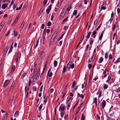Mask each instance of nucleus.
<instances>
[{
  "label": "nucleus",
  "instance_id": "obj_60",
  "mask_svg": "<svg viewBox=\"0 0 120 120\" xmlns=\"http://www.w3.org/2000/svg\"><path fill=\"white\" fill-rule=\"evenodd\" d=\"M114 112H113L112 113L110 114V116L111 117H112L114 116Z\"/></svg>",
  "mask_w": 120,
  "mask_h": 120
},
{
  "label": "nucleus",
  "instance_id": "obj_5",
  "mask_svg": "<svg viewBox=\"0 0 120 120\" xmlns=\"http://www.w3.org/2000/svg\"><path fill=\"white\" fill-rule=\"evenodd\" d=\"M57 32H55L54 33L53 35H52L51 38L53 39V41H54L55 40L57 36Z\"/></svg>",
  "mask_w": 120,
  "mask_h": 120
},
{
  "label": "nucleus",
  "instance_id": "obj_50",
  "mask_svg": "<svg viewBox=\"0 0 120 120\" xmlns=\"http://www.w3.org/2000/svg\"><path fill=\"white\" fill-rule=\"evenodd\" d=\"M50 10L49 9H47L46 10V11L47 14H49V13Z\"/></svg>",
  "mask_w": 120,
  "mask_h": 120
},
{
  "label": "nucleus",
  "instance_id": "obj_64",
  "mask_svg": "<svg viewBox=\"0 0 120 120\" xmlns=\"http://www.w3.org/2000/svg\"><path fill=\"white\" fill-rule=\"evenodd\" d=\"M52 6V5L51 4H50V6H49V8L48 9H49L50 10L51 9V7Z\"/></svg>",
  "mask_w": 120,
  "mask_h": 120
},
{
  "label": "nucleus",
  "instance_id": "obj_53",
  "mask_svg": "<svg viewBox=\"0 0 120 120\" xmlns=\"http://www.w3.org/2000/svg\"><path fill=\"white\" fill-rule=\"evenodd\" d=\"M37 88L36 86H34L33 87V90L34 91H36L37 90Z\"/></svg>",
  "mask_w": 120,
  "mask_h": 120
},
{
  "label": "nucleus",
  "instance_id": "obj_34",
  "mask_svg": "<svg viewBox=\"0 0 120 120\" xmlns=\"http://www.w3.org/2000/svg\"><path fill=\"white\" fill-rule=\"evenodd\" d=\"M108 53L107 52L105 55V58L106 59H107L108 58Z\"/></svg>",
  "mask_w": 120,
  "mask_h": 120
},
{
  "label": "nucleus",
  "instance_id": "obj_57",
  "mask_svg": "<svg viewBox=\"0 0 120 120\" xmlns=\"http://www.w3.org/2000/svg\"><path fill=\"white\" fill-rule=\"evenodd\" d=\"M68 28V26H65L64 28V30H66Z\"/></svg>",
  "mask_w": 120,
  "mask_h": 120
},
{
  "label": "nucleus",
  "instance_id": "obj_61",
  "mask_svg": "<svg viewBox=\"0 0 120 120\" xmlns=\"http://www.w3.org/2000/svg\"><path fill=\"white\" fill-rule=\"evenodd\" d=\"M31 80L30 79H29V83H28V85H29L28 86H30V84L31 83Z\"/></svg>",
  "mask_w": 120,
  "mask_h": 120
},
{
  "label": "nucleus",
  "instance_id": "obj_43",
  "mask_svg": "<svg viewBox=\"0 0 120 120\" xmlns=\"http://www.w3.org/2000/svg\"><path fill=\"white\" fill-rule=\"evenodd\" d=\"M26 75V74H25V73H24L22 75V76L21 77V78L22 79H23L25 76V75Z\"/></svg>",
  "mask_w": 120,
  "mask_h": 120
},
{
  "label": "nucleus",
  "instance_id": "obj_35",
  "mask_svg": "<svg viewBox=\"0 0 120 120\" xmlns=\"http://www.w3.org/2000/svg\"><path fill=\"white\" fill-rule=\"evenodd\" d=\"M103 34H101L99 38V40H101L102 38Z\"/></svg>",
  "mask_w": 120,
  "mask_h": 120
},
{
  "label": "nucleus",
  "instance_id": "obj_17",
  "mask_svg": "<svg viewBox=\"0 0 120 120\" xmlns=\"http://www.w3.org/2000/svg\"><path fill=\"white\" fill-rule=\"evenodd\" d=\"M67 69V68L66 66H64L63 68V71L62 73H64L66 71Z\"/></svg>",
  "mask_w": 120,
  "mask_h": 120
},
{
  "label": "nucleus",
  "instance_id": "obj_20",
  "mask_svg": "<svg viewBox=\"0 0 120 120\" xmlns=\"http://www.w3.org/2000/svg\"><path fill=\"white\" fill-rule=\"evenodd\" d=\"M23 5V4L22 3L20 5V6L19 8H16V10H20L21 8L22 7V6Z\"/></svg>",
  "mask_w": 120,
  "mask_h": 120
},
{
  "label": "nucleus",
  "instance_id": "obj_21",
  "mask_svg": "<svg viewBox=\"0 0 120 120\" xmlns=\"http://www.w3.org/2000/svg\"><path fill=\"white\" fill-rule=\"evenodd\" d=\"M85 117L84 115L83 114H82V117L81 119V120H85Z\"/></svg>",
  "mask_w": 120,
  "mask_h": 120
},
{
  "label": "nucleus",
  "instance_id": "obj_19",
  "mask_svg": "<svg viewBox=\"0 0 120 120\" xmlns=\"http://www.w3.org/2000/svg\"><path fill=\"white\" fill-rule=\"evenodd\" d=\"M65 14L63 13H61L60 14L59 17V18H62L64 17Z\"/></svg>",
  "mask_w": 120,
  "mask_h": 120
},
{
  "label": "nucleus",
  "instance_id": "obj_14",
  "mask_svg": "<svg viewBox=\"0 0 120 120\" xmlns=\"http://www.w3.org/2000/svg\"><path fill=\"white\" fill-rule=\"evenodd\" d=\"M103 60V58L102 57H101L100 58L98 61V63H101Z\"/></svg>",
  "mask_w": 120,
  "mask_h": 120
},
{
  "label": "nucleus",
  "instance_id": "obj_42",
  "mask_svg": "<svg viewBox=\"0 0 120 120\" xmlns=\"http://www.w3.org/2000/svg\"><path fill=\"white\" fill-rule=\"evenodd\" d=\"M14 70L15 69L14 67H12L11 70V73L13 72L14 71Z\"/></svg>",
  "mask_w": 120,
  "mask_h": 120
},
{
  "label": "nucleus",
  "instance_id": "obj_30",
  "mask_svg": "<svg viewBox=\"0 0 120 120\" xmlns=\"http://www.w3.org/2000/svg\"><path fill=\"white\" fill-rule=\"evenodd\" d=\"M48 1V0H44L43 2V4H44V6H45L46 4Z\"/></svg>",
  "mask_w": 120,
  "mask_h": 120
},
{
  "label": "nucleus",
  "instance_id": "obj_49",
  "mask_svg": "<svg viewBox=\"0 0 120 120\" xmlns=\"http://www.w3.org/2000/svg\"><path fill=\"white\" fill-rule=\"evenodd\" d=\"M68 114H67V115H66L65 116H64V118L65 119H67V120L68 119Z\"/></svg>",
  "mask_w": 120,
  "mask_h": 120
},
{
  "label": "nucleus",
  "instance_id": "obj_40",
  "mask_svg": "<svg viewBox=\"0 0 120 120\" xmlns=\"http://www.w3.org/2000/svg\"><path fill=\"white\" fill-rule=\"evenodd\" d=\"M51 25V23L49 21L47 24L48 26H50Z\"/></svg>",
  "mask_w": 120,
  "mask_h": 120
},
{
  "label": "nucleus",
  "instance_id": "obj_27",
  "mask_svg": "<svg viewBox=\"0 0 120 120\" xmlns=\"http://www.w3.org/2000/svg\"><path fill=\"white\" fill-rule=\"evenodd\" d=\"M14 36L15 37H16L18 35V33L17 32H16L15 31H14Z\"/></svg>",
  "mask_w": 120,
  "mask_h": 120
},
{
  "label": "nucleus",
  "instance_id": "obj_22",
  "mask_svg": "<svg viewBox=\"0 0 120 120\" xmlns=\"http://www.w3.org/2000/svg\"><path fill=\"white\" fill-rule=\"evenodd\" d=\"M19 14L18 15H17L16 18V19L14 21V22H16V21H17H17L18 20V19H19Z\"/></svg>",
  "mask_w": 120,
  "mask_h": 120
},
{
  "label": "nucleus",
  "instance_id": "obj_28",
  "mask_svg": "<svg viewBox=\"0 0 120 120\" xmlns=\"http://www.w3.org/2000/svg\"><path fill=\"white\" fill-rule=\"evenodd\" d=\"M91 34V32H89L88 35L86 36V38L87 39L88 38H89V37H90V35Z\"/></svg>",
  "mask_w": 120,
  "mask_h": 120
},
{
  "label": "nucleus",
  "instance_id": "obj_32",
  "mask_svg": "<svg viewBox=\"0 0 120 120\" xmlns=\"http://www.w3.org/2000/svg\"><path fill=\"white\" fill-rule=\"evenodd\" d=\"M112 56L111 54H110L109 55V59L110 60H111L112 59Z\"/></svg>",
  "mask_w": 120,
  "mask_h": 120
},
{
  "label": "nucleus",
  "instance_id": "obj_59",
  "mask_svg": "<svg viewBox=\"0 0 120 120\" xmlns=\"http://www.w3.org/2000/svg\"><path fill=\"white\" fill-rule=\"evenodd\" d=\"M98 22V21L97 20V19H96L94 22V25H95H95H96L97 23V22Z\"/></svg>",
  "mask_w": 120,
  "mask_h": 120
},
{
  "label": "nucleus",
  "instance_id": "obj_55",
  "mask_svg": "<svg viewBox=\"0 0 120 120\" xmlns=\"http://www.w3.org/2000/svg\"><path fill=\"white\" fill-rule=\"evenodd\" d=\"M49 76V77H51L52 75V72H51L49 74H48Z\"/></svg>",
  "mask_w": 120,
  "mask_h": 120
},
{
  "label": "nucleus",
  "instance_id": "obj_13",
  "mask_svg": "<svg viewBox=\"0 0 120 120\" xmlns=\"http://www.w3.org/2000/svg\"><path fill=\"white\" fill-rule=\"evenodd\" d=\"M108 87V85L107 84H104L103 86V89L105 90Z\"/></svg>",
  "mask_w": 120,
  "mask_h": 120
},
{
  "label": "nucleus",
  "instance_id": "obj_3",
  "mask_svg": "<svg viewBox=\"0 0 120 120\" xmlns=\"http://www.w3.org/2000/svg\"><path fill=\"white\" fill-rule=\"evenodd\" d=\"M10 82V81L9 80H6L4 82L3 85V86L4 87H6L7 85Z\"/></svg>",
  "mask_w": 120,
  "mask_h": 120
},
{
  "label": "nucleus",
  "instance_id": "obj_38",
  "mask_svg": "<svg viewBox=\"0 0 120 120\" xmlns=\"http://www.w3.org/2000/svg\"><path fill=\"white\" fill-rule=\"evenodd\" d=\"M25 23V22L24 21H23L22 23L20 26V28H22V27L23 26L24 24Z\"/></svg>",
  "mask_w": 120,
  "mask_h": 120
},
{
  "label": "nucleus",
  "instance_id": "obj_41",
  "mask_svg": "<svg viewBox=\"0 0 120 120\" xmlns=\"http://www.w3.org/2000/svg\"><path fill=\"white\" fill-rule=\"evenodd\" d=\"M94 41V40H91L90 41V45H92Z\"/></svg>",
  "mask_w": 120,
  "mask_h": 120
},
{
  "label": "nucleus",
  "instance_id": "obj_1",
  "mask_svg": "<svg viewBox=\"0 0 120 120\" xmlns=\"http://www.w3.org/2000/svg\"><path fill=\"white\" fill-rule=\"evenodd\" d=\"M75 67V65L74 64H73L71 61L69 62L67 65V68L68 69L71 68L72 69L73 68Z\"/></svg>",
  "mask_w": 120,
  "mask_h": 120
},
{
  "label": "nucleus",
  "instance_id": "obj_39",
  "mask_svg": "<svg viewBox=\"0 0 120 120\" xmlns=\"http://www.w3.org/2000/svg\"><path fill=\"white\" fill-rule=\"evenodd\" d=\"M94 56L93 55L91 58V60L92 61H94L95 59V57L94 58Z\"/></svg>",
  "mask_w": 120,
  "mask_h": 120
},
{
  "label": "nucleus",
  "instance_id": "obj_23",
  "mask_svg": "<svg viewBox=\"0 0 120 120\" xmlns=\"http://www.w3.org/2000/svg\"><path fill=\"white\" fill-rule=\"evenodd\" d=\"M15 83V82L14 81H13V82L12 84L11 85V89H12H12L13 88H12V87H13L14 86Z\"/></svg>",
  "mask_w": 120,
  "mask_h": 120
},
{
  "label": "nucleus",
  "instance_id": "obj_63",
  "mask_svg": "<svg viewBox=\"0 0 120 120\" xmlns=\"http://www.w3.org/2000/svg\"><path fill=\"white\" fill-rule=\"evenodd\" d=\"M76 83L75 81H74L73 82L72 84V85L75 86L76 85Z\"/></svg>",
  "mask_w": 120,
  "mask_h": 120
},
{
  "label": "nucleus",
  "instance_id": "obj_26",
  "mask_svg": "<svg viewBox=\"0 0 120 120\" xmlns=\"http://www.w3.org/2000/svg\"><path fill=\"white\" fill-rule=\"evenodd\" d=\"M37 69L36 68H35L34 71V74L33 75V76H35V75H36V73H37Z\"/></svg>",
  "mask_w": 120,
  "mask_h": 120
},
{
  "label": "nucleus",
  "instance_id": "obj_58",
  "mask_svg": "<svg viewBox=\"0 0 120 120\" xmlns=\"http://www.w3.org/2000/svg\"><path fill=\"white\" fill-rule=\"evenodd\" d=\"M34 80H36V78L35 79V77H34V78L33 80L32 81V84H33V85H34V83H33L34 82Z\"/></svg>",
  "mask_w": 120,
  "mask_h": 120
},
{
  "label": "nucleus",
  "instance_id": "obj_47",
  "mask_svg": "<svg viewBox=\"0 0 120 120\" xmlns=\"http://www.w3.org/2000/svg\"><path fill=\"white\" fill-rule=\"evenodd\" d=\"M47 98H46L45 99L43 102L45 104L47 102Z\"/></svg>",
  "mask_w": 120,
  "mask_h": 120
},
{
  "label": "nucleus",
  "instance_id": "obj_62",
  "mask_svg": "<svg viewBox=\"0 0 120 120\" xmlns=\"http://www.w3.org/2000/svg\"><path fill=\"white\" fill-rule=\"evenodd\" d=\"M54 17V15H52V16H51V20L52 21H53V18Z\"/></svg>",
  "mask_w": 120,
  "mask_h": 120
},
{
  "label": "nucleus",
  "instance_id": "obj_18",
  "mask_svg": "<svg viewBox=\"0 0 120 120\" xmlns=\"http://www.w3.org/2000/svg\"><path fill=\"white\" fill-rule=\"evenodd\" d=\"M21 56V53L20 52H18L17 54V57L18 58H20Z\"/></svg>",
  "mask_w": 120,
  "mask_h": 120
},
{
  "label": "nucleus",
  "instance_id": "obj_7",
  "mask_svg": "<svg viewBox=\"0 0 120 120\" xmlns=\"http://www.w3.org/2000/svg\"><path fill=\"white\" fill-rule=\"evenodd\" d=\"M40 54V58L42 59H43L44 57V52L42 51L39 53Z\"/></svg>",
  "mask_w": 120,
  "mask_h": 120
},
{
  "label": "nucleus",
  "instance_id": "obj_9",
  "mask_svg": "<svg viewBox=\"0 0 120 120\" xmlns=\"http://www.w3.org/2000/svg\"><path fill=\"white\" fill-rule=\"evenodd\" d=\"M8 4L6 3V4H2V8L3 9H5L8 6Z\"/></svg>",
  "mask_w": 120,
  "mask_h": 120
},
{
  "label": "nucleus",
  "instance_id": "obj_2",
  "mask_svg": "<svg viewBox=\"0 0 120 120\" xmlns=\"http://www.w3.org/2000/svg\"><path fill=\"white\" fill-rule=\"evenodd\" d=\"M40 68L38 70L37 69V73H36V75H35V77L36 76V80H38L39 79V76L40 74Z\"/></svg>",
  "mask_w": 120,
  "mask_h": 120
},
{
  "label": "nucleus",
  "instance_id": "obj_37",
  "mask_svg": "<svg viewBox=\"0 0 120 120\" xmlns=\"http://www.w3.org/2000/svg\"><path fill=\"white\" fill-rule=\"evenodd\" d=\"M106 8L105 7L103 6H102L101 7L100 9V11H101L102 9H103L104 10H105L106 9Z\"/></svg>",
  "mask_w": 120,
  "mask_h": 120
},
{
  "label": "nucleus",
  "instance_id": "obj_54",
  "mask_svg": "<svg viewBox=\"0 0 120 120\" xmlns=\"http://www.w3.org/2000/svg\"><path fill=\"white\" fill-rule=\"evenodd\" d=\"M117 12L118 14H119L120 13V9L119 8H117Z\"/></svg>",
  "mask_w": 120,
  "mask_h": 120
},
{
  "label": "nucleus",
  "instance_id": "obj_11",
  "mask_svg": "<svg viewBox=\"0 0 120 120\" xmlns=\"http://www.w3.org/2000/svg\"><path fill=\"white\" fill-rule=\"evenodd\" d=\"M77 96L78 97H80L82 99H83L84 98V96L82 94H80L79 93L78 94Z\"/></svg>",
  "mask_w": 120,
  "mask_h": 120
},
{
  "label": "nucleus",
  "instance_id": "obj_6",
  "mask_svg": "<svg viewBox=\"0 0 120 120\" xmlns=\"http://www.w3.org/2000/svg\"><path fill=\"white\" fill-rule=\"evenodd\" d=\"M106 102L105 100H103L101 103L102 108V109L104 108L106 105Z\"/></svg>",
  "mask_w": 120,
  "mask_h": 120
},
{
  "label": "nucleus",
  "instance_id": "obj_46",
  "mask_svg": "<svg viewBox=\"0 0 120 120\" xmlns=\"http://www.w3.org/2000/svg\"><path fill=\"white\" fill-rule=\"evenodd\" d=\"M97 34V32L96 31H94L93 32L92 34V35H96V34Z\"/></svg>",
  "mask_w": 120,
  "mask_h": 120
},
{
  "label": "nucleus",
  "instance_id": "obj_56",
  "mask_svg": "<svg viewBox=\"0 0 120 120\" xmlns=\"http://www.w3.org/2000/svg\"><path fill=\"white\" fill-rule=\"evenodd\" d=\"M45 26V25L43 24H42L41 25V28L42 29H43L44 28Z\"/></svg>",
  "mask_w": 120,
  "mask_h": 120
},
{
  "label": "nucleus",
  "instance_id": "obj_16",
  "mask_svg": "<svg viewBox=\"0 0 120 120\" xmlns=\"http://www.w3.org/2000/svg\"><path fill=\"white\" fill-rule=\"evenodd\" d=\"M19 113V111H16L14 114V116L15 117H17Z\"/></svg>",
  "mask_w": 120,
  "mask_h": 120
},
{
  "label": "nucleus",
  "instance_id": "obj_31",
  "mask_svg": "<svg viewBox=\"0 0 120 120\" xmlns=\"http://www.w3.org/2000/svg\"><path fill=\"white\" fill-rule=\"evenodd\" d=\"M4 24V22H2L0 24V26L2 28Z\"/></svg>",
  "mask_w": 120,
  "mask_h": 120
},
{
  "label": "nucleus",
  "instance_id": "obj_8",
  "mask_svg": "<svg viewBox=\"0 0 120 120\" xmlns=\"http://www.w3.org/2000/svg\"><path fill=\"white\" fill-rule=\"evenodd\" d=\"M29 90V86L27 85L26 86L25 89V92L26 93H28V91Z\"/></svg>",
  "mask_w": 120,
  "mask_h": 120
},
{
  "label": "nucleus",
  "instance_id": "obj_25",
  "mask_svg": "<svg viewBox=\"0 0 120 120\" xmlns=\"http://www.w3.org/2000/svg\"><path fill=\"white\" fill-rule=\"evenodd\" d=\"M93 102L94 103H97V99L96 98H94Z\"/></svg>",
  "mask_w": 120,
  "mask_h": 120
},
{
  "label": "nucleus",
  "instance_id": "obj_45",
  "mask_svg": "<svg viewBox=\"0 0 120 120\" xmlns=\"http://www.w3.org/2000/svg\"><path fill=\"white\" fill-rule=\"evenodd\" d=\"M43 104H41V105L39 107V111H40L42 108V107Z\"/></svg>",
  "mask_w": 120,
  "mask_h": 120
},
{
  "label": "nucleus",
  "instance_id": "obj_29",
  "mask_svg": "<svg viewBox=\"0 0 120 120\" xmlns=\"http://www.w3.org/2000/svg\"><path fill=\"white\" fill-rule=\"evenodd\" d=\"M57 61L56 60L54 62V66L55 67H56V66H57Z\"/></svg>",
  "mask_w": 120,
  "mask_h": 120
},
{
  "label": "nucleus",
  "instance_id": "obj_48",
  "mask_svg": "<svg viewBox=\"0 0 120 120\" xmlns=\"http://www.w3.org/2000/svg\"><path fill=\"white\" fill-rule=\"evenodd\" d=\"M64 33L60 37L58 41L60 40L63 37V36L64 35Z\"/></svg>",
  "mask_w": 120,
  "mask_h": 120
},
{
  "label": "nucleus",
  "instance_id": "obj_51",
  "mask_svg": "<svg viewBox=\"0 0 120 120\" xmlns=\"http://www.w3.org/2000/svg\"><path fill=\"white\" fill-rule=\"evenodd\" d=\"M88 67L89 69H90L92 67V65L91 64H89L88 65Z\"/></svg>",
  "mask_w": 120,
  "mask_h": 120
},
{
  "label": "nucleus",
  "instance_id": "obj_52",
  "mask_svg": "<svg viewBox=\"0 0 120 120\" xmlns=\"http://www.w3.org/2000/svg\"><path fill=\"white\" fill-rule=\"evenodd\" d=\"M38 42H39V40H38L37 41L36 44L35 46V48L38 46Z\"/></svg>",
  "mask_w": 120,
  "mask_h": 120
},
{
  "label": "nucleus",
  "instance_id": "obj_36",
  "mask_svg": "<svg viewBox=\"0 0 120 120\" xmlns=\"http://www.w3.org/2000/svg\"><path fill=\"white\" fill-rule=\"evenodd\" d=\"M77 12V11L76 10H75L74 11L73 14V15H76Z\"/></svg>",
  "mask_w": 120,
  "mask_h": 120
},
{
  "label": "nucleus",
  "instance_id": "obj_4",
  "mask_svg": "<svg viewBox=\"0 0 120 120\" xmlns=\"http://www.w3.org/2000/svg\"><path fill=\"white\" fill-rule=\"evenodd\" d=\"M65 109V105L63 104L61 105L60 106V107L59 110L60 109L62 111H64Z\"/></svg>",
  "mask_w": 120,
  "mask_h": 120
},
{
  "label": "nucleus",
  "instance_id": "obj_33",
  "mask_svg": "<svg viewBox=\"0 0 120 120\" xmlns=\"http://www.w3.org/2000/svg\"><path fill=\"white\" fill-rule=\"evenodd\" d=\"M116 92L120 94V87H118L117 90Z\"/></svg>",
  "mask_w": 120,
  "mask_h": 120
},
{
  "label": "nucleus",
  "instance_id": "obj_10",
  "mask_svg": "<svg viewBox=\"0 0 120 120\" xmlns=\"http://www.w3.org/2000/svg\"><path fill=\"white\" fill-rule=\"evenodd\" d=\"M73 99V98L70 97H68L67 98L66 101L68 103V102L70 100L72 101Z\"/></svg>",
  "mask_w": 120,
  "mask_h": 120
},
{
  "label": "nucleus",
  "instance_id": "obj_15",
  "mask_svg": "<svg viewBox=\"0 0 120 120\" xmlns=\"http://www.w3.org/2000/svg\"><path fill=\"white\" fill-rule=\"evenodd\" d=\"M13 42L12 43L11 45V46L10 50L8 52V53H10L12 50L13 49V46H12V45H13Z\"/></svg>",
  "mask_w": 120,
  "mask_h": 120
},
{
  "label": "nucleus",
  "instance_id": "obj_12",
  "mask_svg": "<svg viewBox=\"0 0 120 120\" xmlns=\"http://www.w3.org/2000/svg\"><path fill=\"white\" fill-rule=\"evenodd\" d=\"M120 62V57L118 58L114 62V63L116 64Z\"/></svg>",
  "mask_w": 120,
  "mask_h": 120
},
{
  "label": "nucleus",
  "instance_id": "obj_44",
  "mask_svg": "<svg viewBox=\"0 0 120 120\" xmlns=\"http://www.w3.org/2000/svg\"><path fill=\"white\" fill-rule=\"evenodd\" d=\"M101 24L97 28V29L95 30L97 31L98 30V29H99L101 26Z\"/></svg>",
  "mask_w": 120,
  "mask_h": 120
},
{
  "label": "nucleus",
  "instance_id": "obj_24",
  "mask_svg": "<svg viewBox=\"0 0 120 120\" xmlns=\"http://www.w3.org/2000/svg\"><path fill=\"white\" fill-rule=\"evenodd\" d=\"M68 18V17H67L62 22V24H63L65 22L67 21H68L67 19Z\"/></svg>",
  "mask_w": 120,
  "mask_h": 120
}]
</instances>
